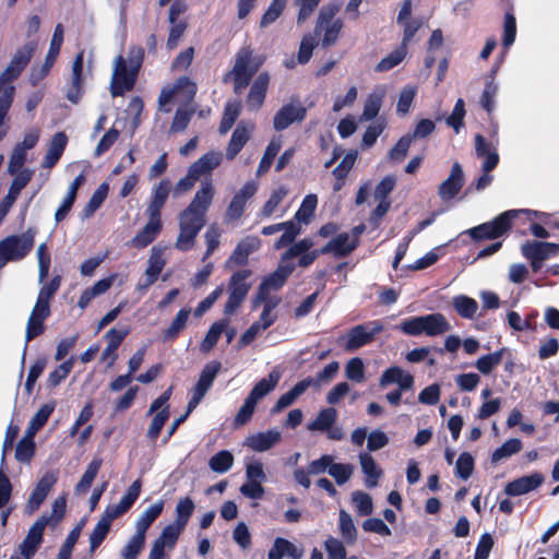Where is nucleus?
Returning <instances> with one entry per match:
<instances>
[{
	"mask_svg": "<svg viewBox=\"0 0 559 559\" xmlns=\"http://www.w3.org/2000/svg\"><path fill=\"white\" fill-rule=\"evenodd\" d=\"M141 62L132 59L129 62L122 57H116L110 80V93L114 97L121 96L134 87Z\"/></svg>",
	"mask_w": 559,
	"mask_h": 559,
	"instance_id": "f03ea898",
	"label": "nucleus"
},
{
	"mask_svg": "<svg viewBox=\"0 0 559 559\" xmlns=\"http://www.w3.org/2000/svg\"><path fill=\"white\" fill-rule=\"evenodd\" d=\"M165 260L163 258V251L158 248H152L151 254L147 260V267L145 271V276L142 281L139 282V289H146L151 285H153L160 274L163 267L165 266Z\"/></svg>",
	"mask_w": 559,
	"mask_h": 559,
	"instance_id": "4be33fe9",
	"label": "nucleus"
},
{
	"mask_svg": "<svg viewBox=\"0 0 559 559\" xmlns=\"http://www.w3.org/2000/svg\"><path fill=\"white\" fill-rule=\"evenodd\" d=\"M318 204V198L316 194L307 195L299 210L296 212L295 218L298 222L308 223L310 217L313 215V212Z\"/></svg>",
	"mask_w": 559,
	"mask_h": 559,
	"instance_id": "0e129e2a",
	"label": "nucleus"
},
{
	"mask_svg": "<svg viewBox=\"0 0 559 559\" xmlns=\"http://www.w3.org/2000/svg\"><path fill=\"white\" fill-rule=\"evenodd\" d=\"M324 547L328 552V559H346V549L340 539L329 537L324 542Z\"/></svg>",
	"mask_w": 559,
	"mask_h": 559,
	"instance_id": "774afa93",
	"label": "nucleus"
},
{
	"mask_svg": "<svg viewBox=\"0 0 559 559\" xmlns=\"http://www.w3.org/2000/svg\"><path fill=\"white\" fill-rule=\"evenodd\" d=\"M354 473V466L352 464L334 463L332 461L329 467V475L332 476L337 485H344L349 480Z\"/></svg>",
	"mask_w": 559,
	"mask_h": 559,
	"instance_id": "13d9d810",
	"label": "nucleus"
},
{
	"mask_svg": "<svg viewBox=\"0 0 559 559\" xmlns=\"http://www.w3.org/2000/svg\"><path fill=\"white\" fill-rule=\"evenodd\" d=\"M173 186L169 179H162L152 190L151 201L146 209V214L160 216L163 206L165 205Z\"/></svg>",
	"mask_w": 559,
	"mask_h": 559,
	"instance_id": "a878e982",
	"label": "nucleus"
},
{
	"mask_svg": "<svg viewBox=\"0 0 559 559\" xmlns=\"http://www.w3.org/2000/svg\"><path fill=\"white\" fill-rule=\"evenodd\" d=\"M109 187L107 183H102L92 194L90 201L86 203L83 210V218L91 217L103 204L107 194Z\"/></svg>",
	"mask_w": 559,
	"mask_h": 559,
	"instance_id": "09e8293b",
	"label": "nucleus"
},
{
	"mask_svg": "<svg viewBox=\"0 0 559 559\" xmlns=\"http://www.w3.org/2000/svg\"><path fill=\"white\" fill-rule=\"evenodd\" d=\"M194 510V502L189 497L180 499L176 506V523L181 527H186L188 521Z\"/></svg>",
	"mask_w": 559,
	"mask_h": 559,
	"instance_id": "4d7b16f0",
	"label": "nucleus"
},
{
	"mask_svg": "<svg viewBox=\"0 0 559 559\" xmlns=\"http://www.w3.org/2000/svg\"><path fill=\"white\" fill-rule=\"evenodd\" d=\"M221 162L222 153L211 151L201 156L192 165H190L189 169L190 173L194 174L195 177L200 180L202 176L211 174V171L215 169L221 164Z\"/></svg>",
	"mask_w": 559,
	"mask_h": 559,
	"instance_id": "2f4dec72",
	"label": "nucleus"
},
{
	"mask_svg": "<svg viewBox=\"0 0 559 559\" xmlns=\"http://www.w3.org/2000/svg\"><path fill=\"white\" fill-rule=\"evenodd\" d=\"M13 176H14V179L9 188L8 194L17 199L22 189H24L27 186V183L31 181V179L33 177V170L22 169Z\"/></svg>",
	"mask_w": 559,
	"mask_h": 559,
	"instance_id": "052dcab7",
	"label": "nucleus"
},
{
	"mask_svg": "<svg viewBox=\"0 0 559 559\" xmlns=\"http://www.w3.org/2000/svg\"><path fill=\"white\" fill-rule=\"evenodd\" d=\"M34 50L35 44L32 43L17 49V51L12 57L9 66L0 75V91L4 87H12L11 85H5L3 83L12 81L21 74V72L31 61Z\"/></svg>",
	"mask_w": 559,
	"mask_h": 559,
	"instance_id": "f8f14e48",
	"label": "nucleus"
},
{
	"mask_svg": "<svg viewBox=\"0 0 559 559\" xmlns=\"http://www.w3.org/2000/svg\"><path fill=\"white\" fill-rule=\"evenodd\" d=\"M164 502L158 501L146 509L135 523V533L145 538V533L152 523L160 515Z\"/></svg>",
	"mask_w": 559,
	"mask_h": 559,
	"instance_id": "4c0bfd02",
	"label": "nucleus"
},
{
	"mask_svg": "<svg viewBox=\"0 0 559 559\" xmlns=\"http://www.w3.org/2000/svg\"><path fill=\"white\" fill-rule=\"evenodd\" d=\"M197 93V84L187 76H180L171 87L164 88L160 92L158 104L159 109L169 112L167 104L175 102L191 103Z\"/></svg>",
	"mask_w": 559,
	"mask_h": 559,
	"instance_id": "423d86ee",
	"label": "nucleus"
},
{
	"mask_svg": "<svg viewBox=\"0 0 559 559\" xmlns=\"http://www.w3.org/2000/svg\"><path fill=\"white\" fill-rule=\"evenodd\" d=\"M340 531L344 540L353 545L357 539V528L349 513L344 510L340 511Z\"/></svg>",
	"mask_w": 559,
	"mask_h": 559,
	"instance_id": "8fccbe9b",
	"label": "nucleus"
},
{
	"mask_svg": "<svg viewBox=\"0 0 559 559\" xmlns=\"http://www.w3.org/2000/svg\"><path fill=\"white\" fill-rule=\"evenodd\" d=\"M559 246L551 242L526 241L522 245L521 251L526 259L545 261L558 252Z\"/></svg>",
	"mask_w": 559,
	"mask_h": 559,
	"instance_id": "bb28decb",
	"label": "nucleus"
},
{
	"mask_svg": "<svg viewBox=\"0 0 559 559\" xmlns=\"http://www.w3.org/2000/svg\"><path fill=\"white\" fill-rule=\"evenodd\" d=\"M281 297L276 295L258 290L257 295L252 299V307L255 309L262 304L263 310L274 312L275 308L281 304Z\"/></svg>",
	"mask_w": 559,
	"mask_h": 559,
	"instance_id": "e2e57ef3",
	"label": "nucleus"
},
{
	"mask_svg": "<svg viewBox=\"0 0 559 559\" xmlns=\"http://www.w3.org/2000/svg\"><path fill=\"white\" fill-rule=\"evenodd\" d=\"M522 449V442L518 438L507 440L500 448H498L491 456L492 463H497L502 459L509 457Z\"/></svg>",
	"mask_w": 559,
	"mask_h": 559,
	"instance_id": "6e6d98bb",
	"label": "nucleus"
},
{
	"mask_svg": "<svg viewBox=\"0 0 559 559\" xmlns=\"http://www.w3.org/2000/svg\"><path fill=\"white\" fill-rule=\"evenodd\" d=\"M407 49L399 47L388 56L382 58L374 67L376 72H386L399 66L406 57Z\"/></svg>",
	"mask_w": 559,
	"mask_h": 559,
	"instance_id": "de8ad7c7",
	"label": "nucleus"
},
{
	"mask_svg": "<svg viewBox=\"0 0 559 559\" xmlns=\"http://www.w3.org/2000/svg\"><path fill=\"white\" fill-rule=\"evenodd\" d=\"M302 556L304 549L301 547L296 546L283 537H276L271 549L269 550L267 559H283L284 557L301 559Z\"/></svg>",
	"mask_w": 559,
	"mask_h": 559,
	"instance_id": "cd10ccee",
	"label": "nucleus"
},
{
	"mask_svg": "<svg viewBox=\"0 0 559 559\" xmlns=\"http://www.w3.org/2000/svg\"><path fill=\"white\" fill-rule=\"evenodd\" d=\"M37 300L26 323L25 338L32 341L45 331V320L50 316V301L61 285V276L56 275L49 282L40 283Z\"/></svg>",
	"mask_w": 559,
	"mask_h": 559,
	"instance_id": "f257e3e1",
	"label": "nucleus"
},
{
	"mask_svg": "<svg viewBox=\"0 0 559 559\" xmlns=\"http://www.w3.org/2000/svg\"><path fill=\"white\" fill-rule=\"evenodd\" d=\"M543 483L544 476L540 473H533L508 483L504 492L509 496H521L536 489Z\"/></svg>",
	"mask_w": 559,
	"mask_h": 559,
	"instance_id": "393cba45",
	"label": "nucleus"
},
{
	"mask_svg": "<svg viewBox=\"0 0 559 559\" xmlns=\"http://www.w3.org/2000/svg\"><path fill=\"white\" fill-rule=\"evenodd\" d=\"M205 225V219L186 216L180 213L179 235L175 247L180 251H187L194 246L195 237Z\"/></svg>",
	"mask_w": 559,
	"mask_h": 559,
	"instance_id": "ddd939ff",
	"label": "nucleus"
},
{
	"mask_svg": "<svg viewBox=\"0 0 559 559\" xmlns=\"http://www.w3.org/2000/svg\"><path fill=\"white\" fill-rule=\"evenodd\" d=\"M102 459H94L87 466L85 473L83 474L81 480L75 486V491L81 493L87 491V489L93 484L95 477L98 474V471L102 466Z\"/></svg>",
	"mask_w": 559,
	"mask_h": 559,
	"instance_id": "3c124183",
	"label": "nucleus"
},
{
	"mask_svg": "<svg viewBox=\"0 0 559 559\" xmlns=\"http://www.w3.org/2000/svg\"><path fill=\"white\" fill-rule=\"evenodd\" d=\"M281 379V372L276 369H273L267 378L261 379L251 390L248 396L251 397V400L259 403L261 399H263L266 394H269L271 391L275 389L278 381Z\"/></svg>",
	"mask_w": 559,
	"mask_h": 559,
	"instance_id": "c9c22d12",
	"label": "nucleus"
},
{
	"mask_svg": "<svg viewBox=\"0 0 559 559\" xmlns=\"http://www.w3.org/2000/svg\"><path fill=\"white\" fill-rule=\"evenodd\" d=\"M341 10V3H330L324 5L318 14L314 34L319 35L323 32L321 45L323 48L333 46L338 38V35L343 28V22L340 19H335V15Z\"/></svg>",
	"mask_w": 559,
	"mask_h": 559,
	"instance_id": "7ed1b4c3",
	"label": "nucleus"
},
{
	"mask_svg": "<svg viewBox=\"0 0 559 559\" xmlns=\"http://www.w3.org/2000/svg\"><path fill=\"white\" fill-rule=\"evenodd\" d=\"M185 528L177 525L176 523H171L164 527L160 536L153 543V545H158L162 549H173L179 538V535Z\"/></svg>",
	"mask_w": 559,
	"mask_h": 559,
	"instance_id": "79ce46f5",
	"label": "nucleus"
},
{
	"mask_svg": "<svg viewBox=\"0 0 559 559\" xmlns=\"http://www.w3.org/2000/svg\"><path fill=\"white\" fill-rule=\"evenodd\" d=\"M35 231L28 229L21 235L9 236L0 241V269L10 261L22 260L34 246Z\"/></svg>",
	"mask_w": 559,
	"mask_h": 559,
	"instance_id": "20e7f679",
	"label": "nucleus"
},
{
	"mask_svg": "<svg viewBox=\"0 0 559 559\" xmlns=\"http://www.w3.org/2000/svg\"><path fill=\"white\" fill-rule=\"evenodd\" d=\"M169 418V409H168V406L166 405L160 412H158L152 419V423L147 429V438L151 439L152 441H155L165 423L168 420Z\"/></svg>",
	"mask_w": 559,
	"mask_h": 559,
	"instance_id": "680f3d73",
	"label": "nucleus"
},
{
	"mask_svg": "<svg viewBox=\"0 0 559 559\" xmlns=\"http://www.w3.org/2000/svg\"><path fill=\"white\" fill-rule=\"evenodd\" d=\"M293 271L294 264L281 262L277 269L262 281L258 290L269 294L280 290Z\"/></svg>",
	"mask_w": 559,
	"mask_h": 559,
	"instance_id": "412c9836",
	"label": "nucleus"
},
{
	"mask_svg": "<svg viewBox=\"0 0 559 559\" xmlns=\"http://www.w3.org/2000/svg\"><path fill=\"white\" fill-rule=\"evenodd\" d=\"M454 310L464 319H473L478 310V304L475 299L459 295L452 300Z\"/></svg>",
	"mask_w": 559,
	"mask_h": 559,
	"instance_id": "a19ab883",
	"label": "nucleus"
},
{
	"mask_svg": "<svg viewBox=\"0 0 559 559\" xmlns=\"http://www.w3.org/2000/svg\"><path fill=\"white\" fill-rule=\"evenodd\" d=\"M63 43V26L61 24H57L55 27V32L50 41L49 50L45 58V63L43 66L41 72L43 75H46L51 67L53 66L57 57L60 52L61 46Z\"/></svg>",
	"mask_w": 559,
	"mask_h": 559,
	"instance_id": "e433bc0d",
	"label": "nucleus"
},
{
	"mask_svg": "<svg viewBox=\"0 0 559 559\" xmlns=\"http://www.w3.org/2000/svg\"><path fill=\"white\" fill-rule=\"evenodd\" d=\"M506 352L507 348H500L495 353L481 356L476 360L475 367L483 374H489L498 365H500Z\"/></svg>",
	"mask_w": 559,
	"mask_h": 559,
	"instance_id": "a18cd8bd",
	"label": "nucleus"
},
{
	"mask_svg": "<svg viewBox=\"0 0 559 559\" xmlns=\"http://www.w3.org/2000/svg\"><path fill=\"white\" fill-rule=\"evenodd\" d=\"M281 438L282 436L278 430L271 429L264 432H258L248 436L243 442V445L255 452H264L278 443Z\"/></svg>",
	"mask_w": 559,
	"mask_h": 559,
	"instance_id": "b1692460",
	"label": "nucleus"
},
{
	"mask_svg": "<svg viewBox=\"0 0 559 559\" xmlns=\"http://www.w3.org/2000/svg\"><path fill=\"white\" fill-rule=\"evenodd\" d=\"M67 143L68 138L66 133L57 132L50 140L48 150L41 163V167L51 169L63 154Z\"/></svg>",
	"mask_w": 559,
	"mask_h": 559,
	"instance_id": "c756f323",
	"label": "nucleus"
},
{
	"mask_svg": "<svg viewBox=\"0 0 559 559\" xmlns=\"http://www.w3.org/2000/svg\"><path fill=\"white\" fill-rule=\"evenodd\" d=\"M194 112V109L181 107L176 110L175 117L170 126V132H180L185 130Z\"/></svg>",
	"mask_w": 559,
	"mask_h": 559,
	"instance_id": "69168bd1",
	"label": "nucleus"
},
{
	"mask_svg": "<svg viewBox=\"0 0 559 559\" xmlns=\"http://www.w3.org/2000/svg\"><path fill=\"white\" fill-rule=\"evenodd\" d=\"M358 459L361 471L366 476V486L368 488L377 487L379 479L383 474L382 469L378 466L376 460L371 456V454L367 452L359 453Z\"/></svg>",
	"mask_w": 559,
	"mask_h": 559,
	"instance_id": "473e14b6",
	"label": "nucleus"
},
{
	"mask_svg": "<svg viewBox=\"0 0 559 559\" xmlns=\"http://www.w3.org/2000/svg\"><path fill=\"white\" fill-rule=\"evenodd\" d=\"M336 418L337 412L335 408H324L317 415L316 419L308 426V429L312 431H326L334 425Z\"/></svg>",
	"mask_w": 559,
	"mask_h": 559,
	"instance_id": "c03bdc74",
	"label": "nucleus"
},
{
	"mask_svg": "<svg viewBox=\"0 0 559 559\" xmlns=\"http://www.w3.org/2000/svg\"><path fill=\"white\" fill-rule=\"evenodd\" d=\"M253 129L254 124L251 122L241 121L237 124L226 147V157L228 159H234L241 151L249 141Z\"/></svg>",
	"mask_w": 559,
	"mask_h": 559,
	"instance_id": "6ab92c4d",
	"label": "nucleus"
},
{
	"mask_svg": "<svg viewBox=\"0 0 559 559\" xmlns=\"http://www.w3.org/2000/svg\"><path fill=\"white\" fill-rule=\"evenodd\" d=\"M47 525L48 521L44 514L31 526L21 547V552L26 559H29L36 552L37 547L43 540L44 530Z\"/></svg>",
	"mask_w": 559,
	"mask_h": 559,
	"instance_id": "aec40b11",
	"label": "nucleus"
},
{
	"mask_svg": "<svg viewBox=\"0 0 559 559\" xmlns=\"http://www.w3.org/2000/svg\"><path fill=\"white\" fill-rule=\"evenodd\" d=\"M257 192V185L253 181L246 182L243 187L234 195L229 203L225 218L235 221L241 217L245 212L246 203Z\"/></svg>",
	"mask_w": 559,
	"mask_h": 559,
	"instance_id": "dca6fc26",
	"label": "nucleus"
},
{
	"mask_svg": "<svg viewBox=\"0 0 559 559\" xmlns=\"http://www.w3.org/2000/svg\"><path fill=\"white\" fill-rule=\"evenodd\" d=\"M357 245L352 240L347 233H341L332 238L320 249L321 254H333L335 258H345L349 255Z\"/></svg>",
	"mask_w": 559,
	"mask_h": 559,
	"instance_id": "5701e85b",
	"label": "nucleus"
},
{
	"mask_svg": "<svg viewBox=\"0 0 559 559\" xmlns=\"http://www.w3.org/2000/svg\"><path fill=\"white\" fill-rule=\"evenodd\" d=\"M142 488V483L140 479H136L132 483V485L128 488L126 495L120 499L117 506H109L106 508V511L111 514L115 519L119 518L123 513H126L135 500L139 498Z\"/></svg>",
	"mask_w": 559,
	"mask_h": 559,
	"instance_id": "7c9ffc66",
	"label": "nucleus"
},
{
	"mask_svg": "<svg viewBox=\"0 0 559 559\" xmlns=\"http://www.w3.org/2000/svg\"><path fill=\"white\" fill-rule=\"evenodd\" d=\"M147 222L140 233L136 234L130 241L132 247L144 248L155 240L162 230L160 216L154 214H146Z\"/></svg>",
	"mask_w": 559,
	"mask_h": 559,
	"instance_id": "a211bd4d",
	"label": "nucleus"
},
{
	"mask_svg": "<svg viewBox=\"0 0 559 559\" xmlns=\"http://www.w3.org/2000/svg\"><path fill=\"white\" fill-rule=\"evenodd\" d=\"M115 520V518L109 514L106 510L98 520L97 524L95 525L94 530L90 534V551L93 554L99 545L104 542L107 534L110 531L111 522Z\"/></svg>",
	"mask_w": 559,
	"mask_h": 559,
	"instance_id": "f704fd0d",
	"label": "nucleus"
},
{
	"mask_svg": "<svg viewBox=\"0 0 559 559\" xmlns=\"http://www.w3.org/2000/svg\"><path fill=\"white\" fill-rule=\"evenodd\" d=\"M58 476L55 472L46 473L37 483L34 488L32 495L28 498V501L25 506V512L27 514H33L37 511L40 504L46 499L52 486L57 483Z\"/></svg>",
	"mask_w": 559,
	"mask_h": 559,
	"instance_id": "2eb2a0df",
	"label": "nucleus"
},
{
	"mask_svg": "<svg viewBox=\"0 0 559 559\" xmlns=\"http://www.w3.org/2000/svg\"><path fill=\"white\" fill-rule=\"evenodd\" d=\"M262 57H253V51L249 46L240 48L235 57L233 69L225 75L227 82L229 75H242L252 78L263 63Z\"/></svg>",
	"mask_w": 559,
	"mask_h": 559,
	"instance_id": "9b49d317",
	"label": "nucleus"
},
{
	"mask_svg": "<svg viewBox=\"0 0 559 559\" xmlns=\"http://www.w3.org/2000/svg\"><path fill=\"white\" fill-rule=\"evenodd\" d=\"M424 333L428 336H437L449 332L452 326L442 313L423 316Z\"/></svg>",
	"mask_w": 559,
	"mask_h": 559,
	"instance_id": "72a5a7b5",
	"label": "nucleus"
},
{
	"mask_svg": "<svg viewBox=\"0 0 559 559\" xmlns=\"http://www.w3.org/2000/svg\"><path fill=\"white\" fill-rule=\"evenodd\" d=\"M258 247V241L254 238H247L241 240L237 247L235 248L234 252L228 259V263L235 264V265H241L245 264L248 260V257L251 252H253Z\"/></svg>",
	"mask_w": 559,
	"mask_h": 559,
	"instance_id": "58836bf2",
	"label": "nucleus"
},
{
	"mask_svg": "<svg viewBox=\"0 0 559 559\" xmlns=\"http://www.w3.org/2000/svg\"><path fill=\"white\" fill-rule=\"evenodd\" d=\"M282 147V142L280 139H273L269 145L266 146V150L264 152L263 157L261 158V162L259 164L257 174L262 175L269 170L271 167L274 157L277 155Z\"/></svg>",
	"mask_w": 559,
	"mask_h": 559,
	"instance_id": "5fc2aeb1",
	"label": "nucleus"
},
{
	"mask_svg": "<svg viewBox=\"0 0 559 559\" xmlns=\"http://www.w3.org/2000/svg\"><path fill=\"white\" fill-rule=\"evenodd\" d=\"M270 83V75L266 72H262L254 80L251 85L249 95L247 97V106L251 110H258L265 98L266 90Z\"/></svg>",
	"mask_w": 559,
	"mask_h": 559,
	"instance_id": "c85d7f7f",
	"label": "nucleus"
},
{
	"mask_svg": "<svg viewBox=\"0 0 559 559\" xmlns=\"http://www.w3.org/2000/svg\"><path fill=\"white\" fill-rule=\"evenodd\" d=\"M345 374H346V378L352 381H355L358 383L364 382L366 378H365V366H364V361L361 360V358L354 357V358L349 359L345 367Z\"/></svg>",
	"mask_w": 559,
	"mask_h": 559,
	"instance_id": "bf43d9fd",
	"label": "nucleus"
},
{
	"mask_svg": "<svg viewBox=\"0 0 559 559\" xmlns=\"http://www.w3.org/2000/svg\"><path fill=\"white\" fill-rule=\"evenodd\" d=\"M384 330L381 321H370L352 328L345 338L344 349L353 353L371 343Z\"/></svg>",
	"mask_w": 559,
	"mask_h": 559,
	"instance_id": "0eeeda50",
	"label": "nucleus"
},
{
	"mask_svg": "<svg viewBox=\"0 0 559 559\" xmlns=\"http://www.w3.org/2000/svg\"><path fill=\"white\" fill-rule=\"evenodd\" d=\"M228 325V319H221L213 323L207 331L204 340L200 344V349L203 353L211 352L214 346L217 344L218 338L223 334L224 330Z\"/></svg>",
	"mask_w": 559,
	"mask_h": 559,
	"instance_id": "ea45409f",
	"label": "nucleus"
},
{
	"mask_svg": "<svg viewBox=\"0 0 559 559\" xmlns=\"http://www.w3.org/2000/svg\"><path fill=\"white\" fill-rule=\"evenodd\" d=\"M516 211H507L491 222L469 229L473 239H495L503 235L511 226V219L516 216Z\"/></svg>",
	"mask_w": 559,
	"mask_h": 559,
	"instance_id": "1a4fd4ad",
	"label": "nucleus"
},
{
	"mask_svg": "<svg viewBox=\"0 0 559 559\" xmlns=\"http://www.w3.org/2000/svg\"><path fill=\"white\" fill-rule=\"evenodd\" d=\"M383 97V92H374L368 95L360 116L361 121H370L378 116L382 107Z\"/></svg>",
	"mask_w": 559,
	"mask_h": 559,
	"instance_id": "37998d69",
	"label": "nucleus"
},
{
	"mask_svg": "<svg viewBox=\"0 0 559 559\" xmlns=\"http://www.w3.org/2000/svg\"><path fill=\"white\" fill-rule=\"evenodd\" d=\"M221 368L222 364L217 360L210 361L204 366L197 384L192 389V396L189 401V412H192L200 404L206 392L212 386Z\"/></svg>",
	"mask_w": 559,
	"mask_h": 559,
	"instance_id": "9d476101",
	"label": "nucleus"
},
{
	"mask_svg": "<svg viewBox=\"0 0 559 559\" xmlns=\"http://www.w3.org/2000/svg\"><path fill=\"white\" fill-rule=\"evenodd\" d=\"M234 464V456L229 451L223 450L217 452L209 461V466L216 473H226Z\"/></svg>",
	"mask_w": 559,
	"mask_h": 559,
	"instance_id": "603ef678",
	"label": "nucleus"
},
{
	"mask_svg": "<svg viewBox=\"0 0 559 559\" xmlns=\"http://www.w3.org/2000/svg\"><path fill=\"white\" fill-rule=\"evenodd\" d=\"M190 316V309H181L171 321L167 330H165L163 340L174 341L179 333L186 328Z\"/></svg>",
	"mask_w": 559,
	"mask_h": 559,
	"instance_id": "49530a36",
	"label": "nucleus"
},
{
	"mask_svg": "<svg viewBox=\"0 0 559 559\" xmlns=\"http://www.w3.org/2000/svg\"><path fill=\"white\" fill-rule=\"evenodd\" d=\"M413 142L411 134L403 135L396 144L389 151L388 158L392 163H401L407 155L409 146Z\"/></svg>",
	"mask_w": 559,
	"mask_h": 559,
	"instance_id": "864d4df0",
	"label": "nucleus"
},
{
	"mask_svg": "<svg viewBox=\"0 0 559 559\" xmlns=\"http://www.w3.org/2000/svg\"><path fill=\"white\" fill-rule=\"evenodd\" d=\"M215 197V188L210 178L201 181L200 188L197 190L192 201L188 207L181 213L186 216L205 219V213L210 209Z\"/></svg>",
	"mask_w": 559,
	"mask_h": 559,
	"instance_id": "6e6552de",
	"label": "nucleus"
},
{
	"mask_svg": "<svg viewBox=\"0 0 559 559\" xmlns=\"http://www.w3.org/2000/svg\"><path fill=\"white\" fill-rule=\"evenodd\" d=\"M464 183V174L461 165L455 162L452 165L449 177L441 182L438 194L442 200L453 199L462 189Z\"/></svg>",
	"mask_w": 559,
	"mask_h": 559,
	"instance_id": "f3484780",
	"label": "nucleus"
},
{
	"mask_svg": "<svg viewBox=\"0 0 559 559\" xmlns=\"http://www.w3.org/2000/svg\"><path fill=\"white\" fill-rule=\"evenodd\" d=\"M250 276L251 271L249 270H240L231 275L227 287L228 299L224 307L225 314H234L243 302L251 287L247 282Z\"/></svg>",
	"mask_w": 559,
	"mask_h": 559,
	"instance_id": "39448f33",
	"label": "nucleus"
},
{
	"mask_svg": "<svg viewBox=\"0 0 559 559\" xmlns=\"http://www.w3.org/2000/svg\"><path fill=\"white\" fill-rule=\"evenodd\" d=\"M145 538L139 534H134L128 544L122 548L121 556L123 559H136L139 554L144 548Z\"/></svg>",
	"mask_w": 559,
	"mask_h": 559,
	"instance_id": "338daca9",
	"label": "nucleus"
},
{
	"mask_svg": "<svg viewBox=\"0 0 559 559\" xmlns=\"http://www.w3.org/2000/svg\"><path fill=\"white\" fill-rule=\"evenodd\" d=\"M306 114V107L300 102L292 99L290 103L282 106L275 114L273 127L276 131L285 130L294 122L304 121Z\"/></svg>",
	"mask_w": 559,
	"mask_h": 559,
	"instance_id": "4468645a",
	"label": "nucleus"
}]
</instances>
